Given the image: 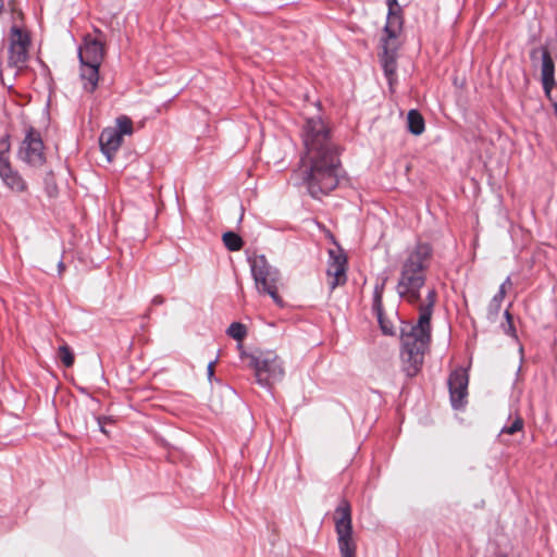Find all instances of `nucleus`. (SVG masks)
Here are the masks:
<instances>
[{"label": "nucleus", "instance_id": "1", "mask_svg": "<svg viewBox=\"0 0 557 557\" xmlns=\"http://www.w3.org/2000/svg\"><path fill=\"white\" fill-rule=\"evenodd\" d=\"M432 257L428 244H418L405 260L397 285L398 295L410 305H418L419 317L416 324L401 322L400 359L407 376H416L424 360V354L432 338L431 320L437 302V292L430 288L424 299L420 289L426 278V270Z\"/></svg>", "mask_w": 557, "mask_h": 557}, {"label": "nucleus", "instance_id": "2", "mask_svg": "<svg viewBox=\"0 0 557 557\" xmlns=\"http://www.w3.org/2000/svg\"><path fill=\"white\" fill-rule=\"evenodd\" d=\"M304 154L295 175L313 198L327 195L339 182L341 147L321 116L305 120L301 128Z\"/></svg>", "mask_w": 557, "mask_h": 557}, {"label": "nucleus", "instance_id": "3", "mask_svg": "<svg viewBox=\"0 0 557 557\" xmlns=\"http://www.w3.org/2000/svg\"><path fill=\"white\" fill-rule=\"evenodd\" d=\"M388 13L385 23V77L388 83L389 91L395 92L397 86L396 59L394 54H388V46L393 45L391 40H397L403 34L404 16L403 9L397 0H387Z\"/></svg>", "mask_w": 557, "mask_h": 557}, {"label": "nucleus", "instance_id": "4", "mask_svg": "<svg viewBox=\"0 0 557 557\" xmlns=\"http://www.w3.org/2000/svg\"><path fill=\"white\" fill-rule=\"evenodd\" d=\"M249 262L258 292L269 295L276 306L284 307V300L278 294V270L270 265L263 255L253 256Z\"/></svg>", "mask_w": 557, "mask_h": 557}, {"label": "nucleus", "instance_id": "5", "mask_svg": "<svg viewBox=\"0 0 557 557\" xmlns=\"http://www.w3.org/2000/svg\"><path fill=\"white\" fill-rule=\"evenodd\" d=\"M335 532L341 557H357V543L354 539L351 507L342 499L334 512Z\"/></svg>", "mask_w": 557, "mask_h": 557}, {"label": "nucleus", "instance_id": "6", "mask_svg": "<svg viewBox=\"0 0 557 557\" xmlns=\"http://www.w3.org/2000/svg\"><path fill=\"white\" fill-rule=\"evenodd\" d=\"M250 366L255 370L257 383L263 387H270L284 376L283 361L274 351L251 355Z\"/></svg>", "mask_w": 557, "mask_h": 557}, {"label": "nucleus", "instance_id": "7", "mask_svg": "<svg viewBox=\"0 0 557 557\" xmlns=\"http://www.w3.org/2000/svg\"><path fill=\"white\" fill-rule=\"evenodd\" d=\"M9 66L21 70L26 65L28 49L30 46L29 35L17 26H13L9 37Z\"/></svg>", "mask_w": 557, "mask_h": 557}, {"label": "nucleus", "instance_id": "8", "mask_svg": "<svg viewBox=\"0 0 557 557\" xmlns=\"http://www.w3.org/2000/svg\"><path fill=\"white\" fill-rule=\"evenodd\" d=\"M17 157L33 166H40L45 163L44 143L40 133L34 127L26 131Z\"/></svg>", "mask_w": 557, "mask_h": 557}, {"label": "nucleus", "instance_id": "9", "mask_svg": "<svg viewBox=\"0 0 557 557\" xmlns=\"http://www.w3.org/2000/svg\"><path fill=\"white\" fill-rule=\"evenodd\" d=\"M9 136L0 138V177L2 182L14 191H23L26 188V183L17 171L11 166L9 152H10Z\"/></svg>", "mask_w": 557, "mask_h": 557}, {"label": "nucleus", "instance_id": "10", "mask_svg": "<svg viewBox=\"0 0 557 557\" xmlns=\"http://www.w3.org/2000/svg\"><path fill=\"white\" fill-rule=\"evenodd\" d=\"M530 59L532 62L541 60V81L543 89L547 97L556 85L555 81V62L552 58L550 51L547 46H540L530 51Z\"/></svg>", "mask_w": 557, "mask_h": 557}, {"label": "nucleus", "instance_id": "11", "mask_svg": "<svg viewBox=\"0 0 557 557\" xmlns=\"http://www.w3.org/2000/svg\"><path fill=\"white\" fill-rule=\"evenodd\" d=\"M469 377L462 368L453 371L448 379L451 406L460 409L467 404Z\"/></svg>", "mask_w": 557, "mask_h": 557}, {"label": "nucleus", "instance_id": "12", "mask_svg": "<svg viewBox=\"0 0 557 557\" xmlns=\"http://www.w3.org/2000/svg\"><path fill=\"white\" fill-rule=\"evenodd\" d=\"M79 63L101 64L104 59L103 44L87 35L84 38L83 45L78 48Z\"/></svg>", "mask_w": 557, "mask_h": 557}, {"label": "nucleus", "instance_id": "13", "mask_svg": "<svg viewBox=\"0 0 557 557\" xmlns=\"http://www.w3.org/2000/svg\"><path fill=\"white\" fill-rule=\"evenodd\" d=\"M331 261L327 265V275L332 276L333 280L330 282V286L334 289L336 286L342 285L346 282V257L343 253H336L330 251Z\"/></svg>", "mask_w": 557, "mask_h": 557}, {"label": "nucleus", "instance_id": "14", "mask_svg": "<svg viewBox=\"0 0 557 557\" xmlns=\"http://www.w3.org/2000/svg\"><path fill=\"white\" fill-rule=\"evenodd\" d=\"M123 137L113 127L104 128L99 137V145L102 153L111 161L115 152L120 149Z\"/></svg>", "mask_w": 557, "mask_h": 557}, {"label": "nucleus", "instance_id": "15", "mask_svg": "<svg viewBox=\"0 0 557 557\" xmlns=\"http://www.w3.org/2000/svg\"><path fill=\"white\" fill-rule=\"evenodd\" d=\"M101 64L81 63V79L84 89L94 92L99 82V67Z\"/></svg>", "mask_w": 557, "mask_h": 557}, {"label": "nucleus", "instance_id": "16", "mask_svg": "<svg viewBox=\"0 0 557 557\" xmlns=\"http://www.w3.org/2000/svg\"><path fill=\"white\" fill-rule=\"evenodd\" d=\"M408 129L412 135L419 136L424 132L425 124L422 114L417 110H410L407 115Z\"/></svg>", "mask_w": 557, "mask_h": 557}, {"label": "nucleus", "instance_id": "17", "mask_svg": "<svg viewBox=\"0 0 557 557\" xmlns=\"http://www.w3.org/2000/svg\"><path fill=\"white\" fill-rule=\"evenodd\" d=\"M510 286H511V280H510V277H507L505 280V282L500 285L498 293L493 297V299L488 306V310H490L491 314H493V315L498 314V312L500 310L502 302L506 295V289H507V287H510Z\"/></svg>", "mask_w": 557, "mask_h": 557}, {"label": "nucleus", "instance_id": "18", "mask_svg": "<svg viewBox=\"0 0 557 557\" xmlns=\"http://www.w3.org/2000/svg\"><path fill=\"white\" fill-rule=\"evenodd\" d=\"M223 243L231 251H237L243 247V239L234 232H226L223 234Z\"/></svg>", "mask_w": 557, "mask_h": 557}, {"label": "nucleus", "instance_id": "19", "mask_svg": "<svg viewBox=\"0 0 557 557\" xmlns=\"http://www.w3.org/2000/svg\"><path fill=\"white\" fill-rule=\"evenodd\" d=\"M383 286H375L374 294H373V311L377 319V324L381 330H383V309L381 305V293H382Z\"/></svg>", "mask_w": 557, "mask_h": 557}, {"label": "nucleus", "instance_id": "20", "mask_svg": "<svg viewBox=\"0 0 557 557\" xmlns=\"http://www.w3.org/2000/svg\"><path fill=\"white\" fill-rule=\"evenodd\" d=\"M58 358L61 360L65 368H71L74 364L75 357L69 345L63 344L58 348Z\"/></svg>", "mask_w": 557, "mask_h": 557}, {"label": "nucleus", "instance_id": "21", "mask_svg": "<svg viewBox=\"0 0 557 557\" xmlns=\"http://www.w3.org/2000/svg\"><path fill=\"white\" fill-rule=\"evenodd\" d=\"M226 334L230 337L242 342L247 335V327L240 322H233L226 330Z\"/></svg>", "mask_w": 557, "mask_h": 557}, {"label": "nucleus", "instance_id": "22", "mask_svg": "<svg viewBox=\"0 0 557 557\" xmlns=\"http://www.w3.org/2000/svg\"><path fill=\"white\" fill-rule=\"evenodd\" d=\"M116 132L123 137L124 135L133 134V122L126 115H121L116 119V126L114 127Z\"/></svg>", "mask_w": 557, "mask_h": 557}, {"label": "nucleus", "instance_id": "23", "mask_svg": "<svg viewBox=\"0 0 557 557\" xmlns=\"http://www.w3.org/2000/svg\"><path fill=\"white\" fill-rule=\"evenodd\" d=\"M524 421L521 417L517 416L516 419L511 422L510 425L504 426L499 433V437H502L505 434L512 435L517 432H520L523 430Z\"/></svg>", "mask_w": 557, "mask_h": 557}, {"label": "nucleus", "instance_id": "24", "mask_svg": "<svg viewBox=\"0 0 557 557\" xmlns=\"http://www.w3.org/2000/svg\"><path fill=\"white\" fill-rule=\"evenodd\" d=\"M506 324L504 325V331L506 334L510 336H516V329L513 325L512 317L508 310L505 311Z\"/></svg>", "mask_w": 557, "mask_h": 557}, {"label": "nucleus", "instance_id": "25", "mask_svg": "<svg viewBox=\"0 0 557 557\" xmlns=\"http://www.w3.org/2000/svg\"><path fill=\"white\" fill-rule=\"evenodd\" d=\"M215 362L216 360H212L208 363V367H207V374H208V379L209 381L212 380L213 375H214V366H215Z\"/></svg>", "mask_w": 557, "mask_h": 557}, {"label": "nucleus", "instance_id": "26", "mask_svg": "<svg viewBox=\"0 0 557 557\" xmlns=\"http://www.w3.org/2000/svg\"><path fill=\"white\" fill-rule=\"evenodd\" d=\"M163 301H164L163 297H162V296H160V295H157V296H154V297H153V299H152V301H151V302H152V305H154V306H159V305H162V304H163Z\"/></svg>", "mask_w": 557, "mask_h": 557}, {"label": "nucleus", "instance_id": "27", "mask_svg": "<svg viewBox=\"0 0 557 557\" xmlns=\"http://www.w3.org/2000/svg\"><path fill=\"white\" fill-rule=\"evenodd\" d=\"M384 330H385V335H395V331L387 325L386 321H385Z\"/></svg>", "mask_w": 557, "mask_h": 557}, {"label": "nucleus", "instance_id": "28", "mask_svg": "<svg viewBox=\"0 0 557 557\" xmlns=\"http://www.w3.org/2000/svg\"><path fill=\"white\" fill-rule=\"evenodd\" d=\"M58 269H59V273H60V274L64 271L65 265H64L63 261H60V262L58 263Z\"/></svg>", "mask_w": 557, "mask_h": 557}, {"label": "nucleus", "instance_id": "29", "mask_svg": "<svg viewBox=\"0 0 557 557\" xmlns=\"http://www.w3.org/2000/svg\"><path fill=\"white\" fill-rule=\"evenodd\" d=\"M3 0H0V14L2 13V10H3Z\"/></svg>", "mask_w": 557, "mask_h": 557}, {"label": "nucleus", "instance_id": "30", "mask_svg": "<svg viewBox=\"0 0 557 557\" xmlns=\"http://www.w3.org/2000/svg\"><path fill=\"white\" fill-rule=\"evenodd\" d=\"M377 58L383 62V52L382 53H377Z\"/></svg>", "mask_w": 557, "mask_h": 557}, {"label": "nucleus", "instance_id": "31", "mask_svg": "<svg viewBox=\"0 0 557 557\" xmlns=\"http://www.w3.org/2000/svg\"><path fill=\"white\" fill-rule=\"evenodd\" d=\"M554 111H555V114L557 115V103L554 104Z\"/></svg>", "mask_w": 557, "mask_h": 557}]
</instances>
